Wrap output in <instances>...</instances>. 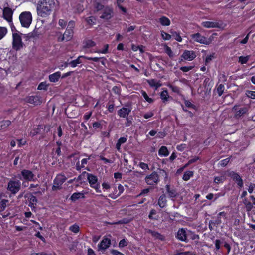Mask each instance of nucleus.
<instances>
[{"mask_svg":"<svg viewBox=\"0 0 255 255\" xmlns=\"http://www.w3.org/2000/svg\"><path fill=\"white\" fill-rule=\"evenodd\" d=\"M87 179L89 184H90V186L97 191L99 186L97 183V177L91 174H88Z\"/></svg>","mask_w":255,"mask_h":255,"instance_id":"dca6fc26","label":"nucleus"},{"mask_svg":"<svg viewBox=\"0 0 255 255\" xmlns=\"http://www.w3.org/2000/svg\"><path fill=\"white\" fill-rule=\"evenodd\" d=\"M21 187V182L19 180H10L7 184V190L11 193L15 194L20 190Z\"/></svg>","mask_w":255,"mask_h":255,"instance_id":"39448f33","label":"nucleus"},{"mask_svg":"<svg viewBox=\"0 0 255 255\" xmlns=\"http://www.w3.org/2000/svg\"><path fill=\"white\" fill-rule=\"evenodd\" d=\"M154 115V113L153 112H149L146 113L143 115V117L145 119H148L149 118L152 117Z\"/></svg>","mask_w":255,"mask_h":255,"instance_id":"69168bd1","label":"nucleus"},{"mask_svg":"<svg viewBox=\"0 0 255 255\" xmlns=\"http://www.w3.org/2000/svg\"><path fill=\"white\" fill-rule=\"evenodd\" d=\"M147 232L150 234L153 237L156 239H159L161 240H163L164 239V236L157 232L148 230H147Z\"/></svg>","mask_w":255,"mask_h":255,"instance_id":"cd10ccee","label":"nucleus"},{"mask_svg":"<svg viewBox=\"0 0 255 255\" xmlns=\"http://www.w3.org/2000/svg\"><path fill=\"white\" fill-rule=\"evenodd\" d=\"M21 35V34L18 33H14L12 35V47L16 51L20 50L24 46Z\"/></svg>","mask_w":255,"mask_h":255,"instance_id":"7ed1b4c3","label":"nucleus"},{"mask_svg":"<svg viewBox=\"0 0 255 255\" xmlns=\"http://www.w3.org/2000/svg\"><path fill=\"white\" fill-rule=\"evenodd\" d=\"M243 203L245 204L247 211H250L253 207V205L247 198H244Z\"/></svg>","mask_w":255,"mask_h":255,"instance_id":"c9c22d12","label":"nucleus"},{"mask_svg":"<svg viewBox=\"0 0 255 255\" xmlns=\"http://www.w3.org/2000/svg\"><path fill=\"white\" fill-rule=\"evenodd\" d=\"M145 180L146 183L149 185H156L159 181L158 175L155 172H153L149 175L147 176Z\"/></svg>","mask_w":255,"mask_h":255,"instance_id":"0eeeda50","label":"nucleus"},{"mask_svg":"<svg viewBox=\"0 0 255 255\" xmlns=\"http://www.w3.org/2000/svg\"><path fill=\"white\" fill-rule=\"evenodd\" d=\"M169 87L172 90L173 92L177 93H179L180 90L178 87L175 86H173L172 85H169Z\"/></svg>","mask_w":255,"mask_h":255,"instance_id":"4d7b16f0","label":"nucleus"},{"mask_svg":"<svg viewBox=\"0 0 255 255\" xmlns=\"http://www.w3.org/2000/svg\"><path fill=\"white\" fill-rule=\"evenodd\" d=\"M201 25L206 28H221L222 23L217 20L205 21L201 23Z\"/></svg>","mask_w":255,"mask_h":255,"instance_id":"6e6552de","label":"nucleus"},{"mask_svg":"<svg viewBox=\"0 0 255 255\" xmlns=\"http://www.w3.org/2000/svg\"><path fill=\"white\" fill-rule=\"evenodd\" d=\"M193 68V66H183L180 67V70L183 72H186Z\"/></svg>","mask_w":255,"mask_h":255,"instance_id":"6e6d98bb","label":"nucleus"},{"mask_svg":"<svg viewBox=\"0 0 255 255\" xmlns=\"http://www.w3.org/2000/svg\"><path fill=\"white\" fill-rule=\"evenodd\" d=\"M25 101L34 105H38L42 103L41 97L38 95L28 96L25 98Z\"/></svg>","mask_w":255,"mask_h":255,"instance_id":"f8f14e48","label":"nucleus"},{"mask_svg":"<svg viewBox=\"0 0 255 255\" xmlns=\"http://www.w3.org/2000/svg\"><path fill=\"white\" fill-rule=\"evenodd\" d=\"M225 180V178L223 176L215 177L214 181L216 184L223 183Z\"/></svg>","mask_w":255,"mask_h":255,"instance_id":"ea45409f","label":"nucleus"},{"mask_svg":"<svg viewBox=\"0 0 255 255\" xmlns=\"http://www.w3.org/2000/svg\"><path fill=\"white\" fill-rule=\"evenodd\" d=\"M148 83L151 87H155L156 89L161 86L162 84L160 81L155 79H150L147 81Z\"/></svg>","mask_w":255,"mask_h":255,"instance_id":"bb28decb","label":"nucleus"},{"mask_svg":"<svg viewBox=\"0 0 255 255\" xmlns=\"http://www.w3.org/2000/svg\"><path fill=\"white\" fill-rule=\"evenodd\" d=\"M160 97L163 102H166L168 100L169 95L167 90H163L160 94Z\"/></svg>","mask_w":255,"mask_h":255,"instance_id":"473e14b6","label":"nucleus"},{"mask_svg":"<svg viewBox=\"0 0 255 255\" xmlns=\"http://www.w3.org/2000/svg\"><path fill=\"white\" fill-rule=\"evenodd\" d=\"M96 45V43L91 39H85L83 42L84 48H90Z\"/></svg>","mask_w":255,"mask_h":255,"instance_id":"b1692460","label":"nucleus"},{"mask_svg":"<svg viewBox=\"0 0 255 255\" xmlns=\"http://www.w3.org/2000/svg\"><path fill=\"white\" fill-rule=\"evenodd\" d=\"M48 85L46 82H43L39 84L38 86V89L40 90H46L47 88Z\"/></svg>","mask_w":255,"mask_h":255,"instance_id":"a18cd8bd","label":"nucleus"},{"mask_svg":"<svg viewBox=\"0 0 255 255\" xmlns=\"http://www.w3.org/2000/svg\"><path fill=\"white\" fill-rule=\"evenodd\" d=\"M112 16V9L109 7H106L103 9L102 14L100 16V18L105 20H108L110 19Z\"/></svg>","mask_w":255,"mask_h":255,"instance_id":"f3484780","label":"nucleus"},{"mask_svg":"<svg viewBox=\"0 0 255 255\" xmlns=\"http://www.w3.org/2000/svg\"><path fill=\"white\" fill-rule=\"evenodd\" d=\"M232 111L235 113V117L238 118L246 114L248 109L246 107L239 108L238 106L235 105L233 107Z\"/></svg>","mask_w":255,"mask_h":255,"instance_id":"ddd939ff","label":"nucleus"},{"mask_svg":"<svg viewBox=\"0 0 255 255\" xmlns=\"http://www.w3.org/2000/svg\"><path fill=\"white\" fill-rule=\"evenodd\" d=\"M126 141H127V138L124 137H121L118 139L117 143H116V148L117 149V150H118L119 151H120L121 145L122 144L125 143L126 142Z\"/></svg>","mask_w":255,"mask_h":255,"instance_id":"2f4dec72","label":"nucleus"},{"mask_svg":"<svg viewBox=\"0 0 255 255\" xmlns=\"http://www.w3.org/2000/svg\"><path fill=\"white\" fill-rule=\"evenodd\" d=\"M193 175V172L191 171H188L184 173L183 176V179L184 181H188Z\"/></svg>","mask_w":255,"mask_h":255,"instance_id":"f704fd0d","label":"nucleus"},{"mask_svg":"<svg viewBox=\"0 0 255 255\" xmlns=\"http://www.w3.org/2000/svg\"><path fill=\"white\" fill-rule=\"evenodd\" d=\"M227 218V214H226V213L224 211H222V212H220L218 214L217 216V217L216 218L215 220H214V222L215 223V224H217V225H219L220 224H221L223 221H222V219L223 220H226Z\"/></svg>","mask_w":255,"mask_h":255,"instance_id":"aec40b11","label":"nucleus"},{"mask_svg":"<svg viewBox=\"0 0 255 255\" xmlns=\"http://www.w3.org/2000/svg\"><path fill=\"white\" fill-rule=\"evenodd\" d=\"M58 25L61 29H64L66 25V21L63 19H60L58 21Z\"/></svg>","mask_w":255,"mask_h":255,"instance_id":"864d4df0","label":"nucleus"},{"mask_svg":"<svg viewBox=\"0 0 255 255\" xmlns=\"http://www.w3.org/2000/svg\"><path fill=\"white\" fill-rule=\"evenodd\" d=\"M19 19L22 27L28 28L32 21V14L29 11L23 12L20 14Z\"/></svg>","mask_w":255,"mask_h":255,"instance_id":"f03ea898","label":"nucleus"},{"mask_svg":"<svg viewBox=\"0 0 255 255\" xmlns=\"http://www.w3.org/2000/svg\"><path fill=\"white\" fill-rule=\"evenodd\" d=\"M111 244V240L107 238H104L98 245V250H105Z\"/></svg>","mask_w":255,"mask_h":255,"instance_id":"6ab92c4d","label":"nucleus"},{"mask_svg":"<svg viewBox=\"0 0 255 255\" xmlns=\"http://www.w3.org/2000/svg\"><path fill=\"white\" fill-rule=\"evenodd\" d=\"M13 11L8 7H5L3 9V18L6 20L8 23L12 21V16Z\"/></svg>","mask_w":255,"mask_h":255,"instance_id":"9b49d317","label":"nucleus"},{"mask_svg":"<svg viewBox=\"0 0 255 255\" xmlns=\"http://www.w3.org/2000/svg\"><path fill=\"white\" fill-rule=\"evenodd\" d=\"M18 178L22 180L25 181H35L37 180V178L33 172L29 170L24 169L21 172V176Z\"/></svg>","mask_w":255,"mask_h":255,"instance_id":"20e7f679","label":"nucleus"},{"mask_svg":"<svg viewBox=\"0 0 255 255\" xmlns=\"http://www.w3.org/2000/svg\"><path fill=\"white\" fill-rule=\"evenodd\" d=\"M128 241L125 239L121 240L119 243V247H124L128 245Z\"/></svg>","mask_w":255,"mask_h":255,"instance_id":"8fccbe9b","label":"nucleus"},{"mask_svg":"<svg viewBox=\"0 0 255 255\" xmlns=\"http://www.w3.org/2000/svg\"><path fill=\"white\" fill-rule=\"evenodd\" d=\"M158 21L163 26H169L170 24V20L165 16L161 17Z\"/></svg>","mask_w":255,"mask_h":255,"instance_id":"c756f323","label":"nucleus"},{"mask_svg":"<svg viewBox=\"0 0 255 255\" xmlns=\"http://www.w3.org/2000/svg\"><path fill=\"white\" fill-rule=\"evenodd\" d=\"M11 124V121L9 120H5L0 122V127L1 129H4Z\"/></svg>","mask_w":255,"mask_h":255,"instance_id":"58836bf2","label":"nucleus"},{"mask_svg":"<svg viewBox=\"0 0 255 255\" xmlns=\"http://www.w3.org/2000/svg\"><path fill=\"white\" fill-rule=\"evenodd\" d=\"M139 166L144 170H149V168L147 164L145 163L144 162H140L139 164Z\"/></svg>","mask_w":255,"mask_h":255,"instance_id":"09e8293b","label":"nucleus"},{"mask_svg":"<svg viewBox=\"0 0 255 255\" xmlns=\"http://www.w3.org/2000/svg\"><path fill=\"white\" fill-rule=\"evenodd\" d=\"M66 178L63 175H58L54 180L52 186L53 190H56L61 188L62 184L66 181Z\"/></svg>","mask_w":255,"mask_h":255,"instance_id":"423d86ee","label":"nucleus"},{"mask_svg":"<svg viewBox=\"0 0 255 255\" xmlns=\"http://www.w3.org/2000/svg\"><path fill=\"white\" fill-rule=\"evenodd\" d=\"M83 56H79L76 59L70 61L69 65L73 68L76 67L78 64L83 62Z\"/></svg>","mask_w":255,"mask_h":255,"instance_id":"393cba45","label":"nucleus"},{"mask_svg":"<svg viewBox=\"0 0 255 255\" xmlns=\"http://www.w3.org/2000/svg\"><path fill=\"white\" fill-rule=\"evenodd\" d=\"M172 35L175 37V39L178 41V42H181L182 40V39L181 37L179 35L178 33H177L176 32H174L172 33Z\"/></svg>","mask_w":255,"mask_h":255,"instance_id":"5fc2aeb1","label":"nucleus"},{"mask_svg":"<svg viewBox=\"0 0 255 255\" xmlns=\"http://www.w3.org/2000/svg\"><path fill=\"white\" fill-rule=\"evenodd\" d=\"M69 230L75 233H77L79 231V227L78 225L74 224L69 227Z\"/></svg>","mask_w":255,"mask_h":255,"instance_id":"c03bdc74","label":"nucleus"},{"mask_svg":"<svg viewBox=\"0 0 255 255\" xmlns=\"http://www.w3.org/2000/svg\"><path fill=\"white\" fill-rule=\"evenodd\" d=\"M131 111L130 107H123L118 111V114L120 117L127 118Z\"/></svg>","mask_w":255,"mask_h":255,"instance_id":"a211bd4d","label":"nucleus"},{"mask_svg":"<svg viewBox=\"0 0 255 255\" xmlns=\"http://www.w3.org/2000/svg\"><path fill=\"white\" fill-rule=\"evenodd\" d=\"M166 53L169 55L170 57H173V52L171 49V48L169 47H167L166 48Z\"/></svg>","mask_w":255,"mask_h":255,"instance_id":"bf43d9fd","label":"nucleus"},{"mask_svg":"<svg viewBox=\"0 0 255 255\" xmlns=\"http://www.w3.org/2000/svg\"><path fill=\"white\" fill-rule=\"evenodd\" d=\"M161 36L163 39L165 40H170L171 38V36L170 35L164 31H161Z\"/></svg>","mask_w":255,"mask_h":255,"instance_id":"de8ad7c7","label":"nucleus"},{"mask_svg":"<svg viewBox=\"0 0 255 255\" xmlns=\"http://www.w3.org/2000/svg\"><path fill=\"white\" fill-rule=\"evenodd\" d=\"M158 204L161 208H164L166 206L167 200L165 195H162L159 197Z\"/></svg>","mask_w":255,"mask_h":255,"instance_id":"a878e982","label":"nucleus"},{"mask_svg":"<svg viewBox=\"0 0 255 255\" xmlns=\"http://www.w3.org/2000/svg\"><path fill=\"white\" fill-rule=\"evenodd\" d=\"M8 200L7 199H2L0 202V212L3 211L6 208Z\"/></svg>","mask_w":255,"mask_h":255,"instance_id":"72a5a7b5","label":"nucleus"},{"mask_svg":"<svg viewBox=\"0 0 255 255\" xmlns=\"http://www.w3.org/2000/svg\"><path fill=\"white\" fill-rule=\"evenodd\" d=\"M108 47L109 45L108 44H106L104 45V48L103 50H99L95 51L98 53H102V54H106L108 51Z\"/></svg>","mask_w":255,"mask_h":255,"instance_id":"49530a36","label":"nucleus"},{"mask_svg":"<svg viewBox=\"0 0 255 255\" xmlns=\"http://www.w3.org/2000/svg\"><path fill=\"white\" fill-rule=\"evenodd\" d=\"M158 154L160 156H167L169 154L167 148L166 146H162L160 147L158 151Z\"/></svg>","mask_w":255,"mask_h":255,"instance_id":"c85d7f7f","label":"nucleus"},{"mask_svg":"<svg viewBox=\"0 0 255 255\" xmlns=\"http://www.w3.org/2000/svg\"><path fill=\"white\" fill-rule=\"evenodd\" d=\"M85 20L87 24L90 26H92L96 23V19L93 16L85 18Z\"/></svg>","mask_w":255,"mask_h":255,"instance_id":"e433bc0d","label":"nucleus"},{"mask_svg":"<svg viewBox=\"0 0 255 255\" xmlns=\"http://www.w3.org/2000/svg\"><path fill=\"white\" fill-rule=\"evenodd\" d=\"M111 253L115 255H124L123 253L116 250H112Z\"/></svg>","mask_w":255,"mask_h":255,"instance_id":"338daca9","label":"nucleus"},{"mask_svg":"<svg viewBox=\"0 0 255 255\" xmlns=\"http://www.w3.org/2000/svg\"><path fill=\"white\" fill-rule=\"evenodd\" d=\"M61 76V72L59 71L49 75V80L51 82H57Z\"/></svg>","mask_w":255,"mask_h":255,"instance_id":"5701e85b","label":"nucleus"},{"mask_svg":"<svg viewBox=\"0 0 255 255\" xmlns=\"http://www.w3.org/2000/svg\"><path fill=\"white\" fill-rule=\"evenodd\" d=\"M214 54H212L209 55H208L206 58L205 62L206 63L210 62L214 58Z\"/></svg>","mask_w":255,"mask_h":255,"instance_id":"0e129e2a","label":"nucleus"},{"mask_svg":"<svg viewBox=\"0 0 255 255\" xmlns=\"http://www.w3.org/2000/svg\"><path fill=\"white\" fill-rule=\"evenodd\" d=\"M84 197V194L81 192H77L73 193L70 197L72 201H76L80 198H83Z\"/></svg>","mask_w":255,"mask_h":255,"instance_id":"7c9ffc66","label":"nucleus"},{"mask_svg":"<svg viewBox=\"0 0 255 255\" xmlns=\"http://www.w3.org/2000/svg\"><path fill=\"white\" fill-rule=\"evenodd\" d=\"M249 58L250 56H240L239 58V62L242 64H245L248 61Z\"/></svg>","mask_w":255,"mask_h":255,"instance_id":"37998d69","label":"nucleus"},{"mask_svg":"<svg viewBox=\"0 0 255 255\" xmlns=\"http://www.w3.org/2000/svg\"><path fill=\"white\" fill-rule=\"evenodd\" d=\"M186 145L185 144H181L177 146V149L179 151H182L186 148Z\"/></svg>","mask_w":255,"mask_h":255,"instance_id":"052dcab7","label":"nucleus"},{"mask_svg":"<svg viewBox=\"0 0 255 255\" xmlns=\"http://www.w3.org/2000/svg\"><path fill=\"white\" fill-rule=\"evenodd\" d=\"M192 233L190 231H186L184 228L179 229L177 233L176 237L179 240L187 242V237Z\"/></svg>","mask_w":255,"mask_h":255,"instance_id":"1a4fd4ad","label":"nucleus"},{"mask_svg":"<svg viewBox=\"0 0 255 255\" xmlns=\"http://www.w3.org/2000/svg\"><path fill=\"white\" fill-rule=\"evenodd\" d=\"M142 95L143 96L144 99L149 103H152L153 102V100L148 97L147 94L145 91L142 92Z\"/></svg>","mask_w":255,"mask_h":255,"instance_id":"603ef678","label":"nucleus"},{"mask_svg":"<svg viewBox=\"0 0 255 255\" xmlns=\"http://www.w3.org/2000/svg\"><path fill=\"white\" fill-rule=\"evenodd\" d=\"M73 34V31L69 29H66L65 33L62 35L58 37V41H63L64 40L68 41L72 39Z\"/></svg>","mask_w":255,"mask_h":255,"instance_id":"2eb2a0df","label":"nucleus"},{"mask_svg":"<svg viewBox=\"0 0 255 255\" xmlns=\"http://www.w3.org/2000/svg\"><path fill=\"white\" fill-rule=\"evenodd\" d=\"M229 161H230L229 158L224 159L223 160H221L219 162V164L222 166H225L226 165H227L228 164Z\"/></svg>","mask_w":255,"mask_h":255,"instance_id":"3c124183","label":"nucleus"},{"mask_svg":"<svg viewBox=\"0 0 255 255\" xmlns=\"http://www.w3.org/2000/svg\"><path fill=\"white\" fill-rule=\"evenodd\" d=\"M54 0H39L36 5V10L39 16L45 18L49 16L55 8Z\"/></svg>","mask_w":255,"mask_h":255,"instance_id":"f257e3e1","label":"nucleus"},{"mask_svg":"<svg viewBox=\"0 0 255 255\" xmlns=\"http://www.w3.org/2000/svg\"><path fill=\"white\" fill-rule=\"evenodd\" d=\"M229 174V176L237 182V184L239 186H243L242 180L239 174L233 171L230 172Z\"/></svg>","mask_w":255,"mask_h":255,"instance_id":"412c9836","label":"nucleus"},{"mask_svg":"<svg viewBox=\"0 0 255 255\" xmlns=\"http://www.w3.org/2000/svg\"><path fill=\"white\" fill-rule=\"evenodd\" d=\"M7 33V29L5 27L0 26V40Z\"/></svg>","mask_w":255,"mask_h":255,"instance_id":"4c0bfd02","label":"nucleus"},{"mask_svg":"<svg viewBox=\"0 0 255 255\" xmlns=\"http://www.w3.org/2000/svg\"><path fill=\"white\" fill-rule=\"evenodd\" d=\"M166 189L169 197L173 199L177 196L176 191L174 188H171L169 185H166Z\"/></svg>","mask_w":255,"mask_h":255,"instance_id":"4be33fe9","label":"nucleus"},{"mask_svg":"<svg viewBox=\"0 0 255 255\" xmlns=\"http://www.w3.org/2000/svg\"><path fill=\"white\" fill-rule=\"evenodd\" d=\"M191 38L194 41V42H198L200 44H203L205 45H207L209 43L206 40V37L202 36L199 33H197L195 34H193L190 35Z\"/></svg>","mask_w":255,"mask_h":255,"instance_id":"9d476101","label":"nucleus"},{"mask_svg":"<svg viewBox=\"0 0 255 255\" xmlns=\"http://www.w3.org/2000/svg\"><path fill=\"white\" fill-rule=\"evenodd\" d=\"M74 26H75L74 22L73 21H70L68 23L67 29H70L71 30L73 31Z\"/></svg>","mask_w":255,"mask_h":255,"instance_id":"13d9d810","label":"nucleus"},{"mask_svg":"<svg viewBox=\"0 0 255 255\" xmlns=\"http://www.w3.org/2000/svg\"><path fill=\"white\" fill-rule=\"evenodd\" d=\"M246 95L249 98L255 99V91L247 90L246 91Z\"/></svg>","mask_w":255,"mask_h":255,"instance_id":"79ce46f5","label":"nucleus"},{"mask_svg":"<svg viewBox=\"0 0 255 255\" xmlns=\"http://www.w3.org/2000/svg\"><path fill=\"white\" fill-rule=\"evenodd\" d=\"M181 57L187 61H192L196 57L195 52L192 50H185L183 52Z\"/></svg>","mask_w":255,"mask_h":255,"instance_id":"4468645a","label":"nucleus"},{"mask_svg":"<svg viewBox=\"0 0 255 255\" xmlns=\"http://www.w3.org/2000/svg\"><path fill=\"white\" fill-rule=\"evenodd\" d=\"M29 202L30 203L36 204L37 202V199L36 197L33 195H31L29 197Z\"/></svg>","mask_w":255,"mask_h":255,"instance_id":"e2e57ef3","label":"nucleus"},{"mask_svg":"<svg viewBox=\"0 0 255 255\" xmlns=\"http://www.w3.org/2000/svg\"><path fill=\"white\" fill-rule=\"evenodd\" d=\"M215 226H217L216 224H215L214 220L210 221L209 222V228L210 230H213V227Z\"/></svg>","mask_w":255,"mask_h":255,"instance_id":"680f3d73","label":"nucleus"},{"mask_svg":"<svg viewBox=\"0 0 255 255\" xmlns=\"http://www.w3.org/2000/svg\"><path fill=\"white\" fill-rule=\"evenodd\" d=\"M178 255H195L194 253L191 252H185L182 253H180Z\"/></svg>","mask_w":255,"mask_h":255,"instance_id":"774afa93","label":"nucleus"},{"mask_svg":"<svg viewBox=\"0 0 255 255\" xmlns=\"http://www.w3.org/2000/svg\"><path fill=\"white\" fill-rule=\"evenodd\" d=\"M225 87L224 85L221 84L217 88V92L219 96H221L224 91Z\"/></svg>","mask_w":255,"mask_h":255,"instance_id":"a19ab883","label":"nucleus"}]
</instances>
